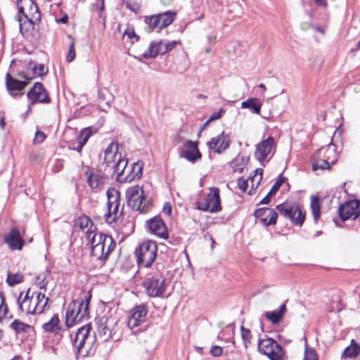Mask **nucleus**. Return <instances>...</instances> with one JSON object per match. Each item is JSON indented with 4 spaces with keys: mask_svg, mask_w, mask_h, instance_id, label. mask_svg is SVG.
<instances>
[{
    "mask_svg": "<svg viewBox=\"0 0 360 360\" xmlns=\"http://www.w3.org/2000/svg\"><path fill=\"white\" fill-rule=\"evenodd\" d=\"M287 311L286 304H282L278 309L271 311H266L264 316L268 319L272 324L279 323L284 318V316Z\"/></svg>",
    "mask_w": 360,
    "mask_h": 360,
    "instance_id": "31",
    "label": "nucleus"
},
{
    "mask_svg": "<svg viewBox=\"0 0 360 360\" xmlns=\"http://www.w3.org/2000/svg\"><path fill=\"white\" fill-rule=\"evenodd\" d=\"M76 225L86 233V238L92 236L93 234L97 233V232H96V227L94 226L90 218L86 215L79 217L76 221Z\"/></svg>",
    "mask_w": 360,
    "mask_h": 360,
    "instance_id": "30",
    "label": "nucleus"
},
{
    "mask_svg": "<svg viewBox=\"0 0 360 360\" xmlns=\"http://www.w3.org/2000/svg\"><path fill=\"white\" fill-rule=\"evenodd\" d=\"M91 326L86 324L79 328L73 341V347L77 350V355L84 357L89 355L93 339L90 337Z\"/></svg>",
    "mask_w": 360,
    "mask_h": 360,
    "instance_id": "7",
    "label": "nucleus"
},
{
    "mask_svg": "<svg viewBox=\"0 0 360 360\" xmlns=\"http://www.w3.org/2000/svg\"><path fill=\"white\" fill-rule=\"evenodd\" d=\"M273 195L274 194L269 191L266 195L260 201V204H269Z\"/></svg>",
    "mask_w": 360,
    "mask_h": 360,
    "instance_id": "56",
    "label": "nucleus"
},
{
    "mask_svg": "<svg viewBox=\"0 0 360 360\" xmlns=\"http://www.w3.org/2000/svg\"><path fill=\"white\" fill-rule=\"evenodd\" d=\"M258 350L271 360H281L283 356L281 346L271 338L259 340Z\"/></svg>",
    "mask_w": 360,
    "mask_h": 360,
    "instance_id": "14",
    "label": "nucleus"
},
{
    "mask_svg": "<svg viewBox=\"0 0 360 360\" xmlns=\"http://www.w3.org/2000/svg\"><path fill=\"white\" fill-rule=\"evenodd\" d=\"M224 112V110L222 109H221L219 112H214L210 117V118L208 119V120L204 124L202 129H204L205 127V126L210 122V121H212V120H216L219 118L221 117V113Z\"/></svg>",
    "mask_w": 360,
    "mask_h": 360,
    "instance_id": "52",
    "label": "nucleus"
},
{
    "mask_svg": "<svg viewBox=\"0 0 360 360\" xmlns=\"http://www.w3.org/2000/svg\"><path fill=\"white\" fill-rule=\"evenodd\" d=\"M310 207L315 223H317L320 217L321 204L319 198L316 195L311 196Z\"/></svg>",
    "mask_w": 360,
    "mask_h": 360,
    "instance_id": "39",
    "label": "nucleus"
},
{
    "mask_svg": "<svg viewBox=\"0 0 360 360\" xmlns=\"http://www.w3.org/2000/svg\"><path fill=\"white\" fill-rule=\"evenodd\" d=\"M146 294L151 297H162L167 285L166 280L160 272L148 274L142 283Z\"/></svg>",
    "mask_w": 360,
    "mask_h": 360,
    "instance_id": "5",
    "label": "nucleus"
},
{
    "mask_svg": "<svg viewBox=\"0 0 360 360\" xmlns=\"http://www.w3.org/2000/svg\"><path fill=\"white\" fill-rule=\"evenodd\" d=\"M11 328L18 334L29 333L33 329L30 325L25 323L18 319H15L12 322Z\"/></svg>",
    "mask_w": 360,
    "mask_h": 360,
    "instance_id": "36",
    "label": "nucleus"
},
{
    "mask_svg": "<svg viewBox=\"0 0 360 360\" xmlns=\"http://www.w3.org/2000/svg\"><path fill=\"white\" fill-rule=\"evenodd\" d=\"M165 41L164 40H161V41H156V46H157V48L158 50V53L159 54H165L167 52H161L162 50H164L165 49Z\"/></svg>",
    "mask_w": 360,
    "mask_h": 360,
    "instance_id": "54",
    "label": "nucleus"
},
{
    "mask_svg": "<svg viewBox=\"0 0 360 360\" xmlns=\"http://www.w3.org/2000/svg\"><path fill=\"white\" fill-rule=\"evenodd\" d=\"M148 314V309L145 304L135 306L129 311L127 324L131 330L139 326L145 321L146 316Z\"/></svg>",
    "mask_w": 360,
    "mask_h": 360,
    "instance_id": "20",
    "label": "nucleus"
},
{
    "mask_svg": "<svg viewBox=\"0 0 360 360\" xmlns=\"http://www.w3.org/2000/svg\"><path fill=\"white\" fill-rule=\"evenodd\" d=\"M208 40L211 43V42H214V40H215V37H208Z\"/></svg>",
    "mask_w": 360,
    "mask_h": 360,
    "instance_id": "64",
    "label": "nucleus"
},
{
    "mask_svg": "<svg viewBox=\"0 0 360 360\" xmlns=\"http://www.w3.org/2000/svg\"><path fill=\"white\" fill-rule=\"evenodd\" d=\"M75 42L72 41L69 46L68 53L67 56V60L72 62L75 58Z\"/></svg>",
    "mask_w": 360,
    "mask_h": 360,
    "instance_id": "49",
    "label": "nucleus"
},
{
    "mask_svg": "<svg viewBox=\"0 0 360 360\" xmlns=\"http://www.w3.org/2000/svg\"><path fill=\"white\" fill-rule=\"evenodd\" d=\"M0 127L1 129H4L5 127V122H4V117L0 112Z\"/></svg>",
    "mask_w": 360,
    "mask_h": 360,
    "instance_id": "58",
    "label": "nucleus"
},
{
    "mask_svg": "<svg viewBox=\"0 0 360 360\" xmlns=\"http://www.w3.org/2000/svg\"><path fill=\"white\" fill-rule=\"evenodd\" d=\"M97 332L101 340L108 341L116 333L117 320L112 316H103L96 320Z\"/></svg>",
    "mask_w": 360,
    "mask_h": 360,
    "instance_id": "13",
    "label": "nucleus"
},
{
    "mask_svg": "<svg viewBox=\"0 0 360 360\" xmlns=\"http://www.w3.org/2000/svg\"><path fill=\"white\" fill-rule=\"evenodd\" d=\"M42 329L46 333H58L62 329L59 316L54 314L49 321L42 325Z\"/></svg>",
    "mask_w": 360,
    "mask_h": 360,
    "instance_id": "33",
    "label": "nucleus"
},
{
    "mask_svg": "<svg viewBox=\"0 0 360 360\" xmlns=\"http://www.w3.org/2000/svg\"><path fill=\"white\" fill-rule=\"evenodd\" d=\"M158 50L156 46V41H152L148 49L143 53V56L145 58H154L159 54Z\"/></svg>",
    "mask_w": 360,
    "mask_h": 360,
    "instance_id": "42",
    "label": "nucleus"
},
{
    "mask_svg": "<svg viewBox=\"0 0 360 360\" xmlns=\"http://www.w3.org/2000/svg\"><path fill=\"white\" fill-rule=\"evenodd\" d=\"M163 212L167 215H170L172 213V205L169 202H167L164 205Z\"/></svg>",
    "mask_w": 360,
    "mask_h": 360,
    "instance_id": "55",
    "label": "nucleus"
},
{
    "mask_svg": "<svg viewBox=\"0 0 360 360\" xmlns=\"http://www.w3.org/2000/svg\"><path fill=\"white\" fill-rule=\"evenodd\" d=\"M68 15H65V16H63V18H61L58 20V22H62V23H64V24H65V23H67V22H68Z\"/></svg>",
    "mask_w": 360,
    "mask_h": 360,
    "instance_id": "61",
    "label": "nucleus"
},
{
    "mask_svg": "<svg viewBox=\"0 0 360 360\" xmlns=\"http://www.w3.org/2000/svg\"><path fill=\"white\" fill-rule=\"evenodd\" d=\"M262 107V103L257 98H252L241 103L242 108H248L252 113L259 115Z\"/></svg>",
    "mask_w": 360,
    "mask_h": 360,
    "instance_id": "34",
    "label": "nucleus"
},
{
    "mask_svg": "<svg viewBox=\"0 0 360 360\" xmlns=\"http://www.w3.org/2000/svg\"><path fill=\"white\" fill-rule=\"evenodd\" d=\"M303 360H318L317 355L314 349H310L305 345L304 357Z\"/></svg>",
    "mask_w": 360,
    "mask_h": 360,
    "instance_id": "45",
    "label": "nucleus"
},
{
    "mask_svg": "<svg viewBox=\"0 0 360 360\" xmlns=\"http://www.w3.org/2000/svg\"><path fill=\"white\" fill-rule=\"evenodd\" d=\"M276 208L281 214L289 219L294 224L302 226L304 223L305 214L302 212L299 204L285 202L278 205Z\"/></svg>",
    "mask_w": 360,
    "mask_h": 360,
    "instance_id": "11",
    "label": "nucleus"
},
{
    "mask_svg": "<svg viewBox=\"0 0 360 360\" xmlns=\"http://www.w3.org/2000/svg\"><path fill=\"white\" fill-rule=\"evenodd\" d=\"M29 289L24 295L21 292L17 298L18 308L22 312L30 314H39L43 312L47 305L49 298L41 292L35 291L30 296Z\"/></svg>",
    "mask_w": 360,
    "mask_h": 360,
    "instance_id": "1",
    "label": "nucleus"
},
{
    "mask_svg": "<svg viewBox=\"0 0 360 360\" xmlns=\"http://www.w3.org/2000/svg\"><path fill=\"white\" fill-rule=\"evenodd\" d=\"M338 213L342 221L356 219L360 216V200H349L341 205Z\"/></svg>",
    "mask_w": 360,
    "mask_h": 360,
    "instance_id": "18",
    "label": "nucleus"
},
{
    "mask_svg": "<svg viewBox=\"0 0 360 360\" xmlns=\"http://www.w3.org/2000/svg\"><path fill=\"white\" fill-rule=\"evenodd\" d=\"M175 13L167 11L162 13L144 17V22L148 25L149 31L155 29L162 30L172 23Z\"/></svg>",
    "mask_w": 360,
    "mask_h": 360,
    "instance_id": "15",
    "label": "nucleus"
},
{
    "mask_svg": "<svg viewBox=\"0 0 360 360\" xmlns=\"http://www.w3.org/2000/svg\"><path fill=\"white\" fill-rule=\"evenodd\" d=\"M328 309L330 312L340 311L342 309L341 296L339 292L331 295Z\"/></svg>",
    "mask_w": 360,
    "mask_h": 360,
    "instance_id": "35",
    "label": "nucleus"
},
{
    "mask_svg": "<svg viewBox=\"0 0 360 360\" xmlns=\"http://www.w3.org/2000/svg\"><path fill=\"white\" fill-rule=\"evenodd\" d=\"M18 21H19V24H20V32H22V30H23V24L22 23V19H21V18H19Z\"/></svg>",
    "mask_w": 360,
    "mask_h": 360,
    "instance_id": "63",
    "label": "nucleus"
},
{
    "mask_svg": "<svg viewBox=\"0 0 360 360\" xmlns=\"http://www.w3.org/2000/svg\"><path fill=\"white\" fill-rule=\"evenodd\" d=\"M286 178L281 174L271 187L270 192L274 195L279 190L281 185L285 181Z\"/></svg>",
    "mask_w": 360,
    "mask_h": 360,
    "instance_id": "46",
    "label": "nucleus"
},
{
    "mask_svg": "<svg viewBox=\"0 0 360 360\" xmlns=\"http://www.w3.org/2000/svg\"><path fill=\"white\" fill-rule=\"evenodd\" d=\"M263 169L258 168L255 171V175L250 176L248 179H245L243 177H240L238 180V186L239 189L245 193L247 191L249 184H251L252 188L249 191V194H252V190H255L259 186L262 179Z\"/></svg>",
    "mask_w": 360,
    "mask_h": 360,
    "instance_id": "23",
    "label": "nucleus"
},
{
    "mask_svg": "<svg viewBox=\"0 0 360 360\" xmlns=\"http://www.w3.org/2000/svg\"><path fill=\"white\" fill-rule=\"evenodd\" d=\"M314 30L316 32H321L323 34H324V30H323V29L321 27H319V26L315 27Z\"/></svg>",
    "mask_w": 360,
    "mask_h": 360,
    "instance_id": "62",
    "label": "nucleus"
},
{
    "mask_svg": "<svg viewBox=\"0 0 360 360\" xmlns=\"http://www.w3.org/2000/svg\"><path fill=\"white\" fill-rule=\"evenodd\" d=\"M106 194L108 212L105 214V218L107 222L112 223L122 215L123 207H120V194L115 188H109Z\"/></svg>",
    "mask_w": 360,
    "mask_h": 360,
    "instance_id": "9",
    "label": "nucleus"
},
{
    "mask_svg": "<svg viewBox=\"0 0 360 360\" xmlns=\"http://www.w3.org/2000/svg\"><path fill=\"white\" fill-rule=\"evenodd\" d=\"M255 216L259 219L264 226L274 225L276 224L278 214L271 208L262 207L255 210Z\"/></svg>",
    "mask_w": 360,
    "mask_h": 360,
    "instance_id": "27",
    "label": "nucleus"
},
{
    "mask_svg": "<svg viewBox=\"0 0 360 360\" xmlns=\"http://www.w3.org/2000/svg\"><path fill=\"white\" fill-rule=\"evenodd\" d=\"M127 160L121 156V160L112 165L110 169L117 176L120 182L132 181L135 176L139 178L142 174V167L138 162L134 163L132 167L127 168Z\"/></svg>",
    "mask_w": 360,
    "mask_h": 360,
    "instance_id": "6",
    "label": "nucleus"
},
{
    "mask_svg": "<svg viewBox=\"0 0 360 360\" xmlns=\"http://www.w3.org/2000/svg\"><path fill=\"white\" fill-rule=\"evenodd\" d=\"M146 226L151 233L160 238L167 239L168 231L167 226L160 216H155L146 221Z\"/></svg>",
    "mask_w": 360,
    "mask_h": 360,
    "instance_id": "22",
    "label": "nucleus"
},
{
    "mask_svg": "<svg viewBox=\"0 0 360 360\" xmlns=\"http://www.w3.org/2000/svg\"><path fill=\"white\" fill-rule=\"evenodd\" d=\"M179 44V41H165V49L164 50H162L161 52H169L172 51Z\"/></svg>",
    "mask_w": 360,
    "mask_h": 360,
    "instance_id": "48",
    "label": "nucleus"
},
{
    "mask_svg": "<svg viewBox=\"0 0 360 360\" xmlns=\"http://www.w3.org/2000/svg\"><path fill=\"white\" fill-rule=\"evenodd\" d=\"M126 198L129 206L140 213H147L151 208V204L146 200L143 188L139 185L126 191Z\"/></svg>",
    "mask_w": 360,
    "mask_h": 360,
    "instance_id": "4",
    "label": "nucleus"
},
{
    "mask_svg": "<svg viewBox=\"0 0 360 360\" xmlns=\"http://www.w3.org/2000/svg\"><path fill=\"white\" fill-rule=\"evenodd\" d=\"M210 193L200 201L197 202L196 207L199 210L210 213L219 212L221 210L219 189L210 187Z\"/></svg>",
    "mask_w": 360,
    "mask_h": 360,
    "instance_id": "12",
    "label": "nucleus"
},
{
    "mask_svg": "<svg viewBox=\"0 0 360 360\" xmlns=\"http://www.w3.org/2000/svg\"><path fill=\"white\" fill-rule=\"evenodd\" d=\"M8 307L6 299L2 293H0V321L8 317Z\"/></svg>",
    "mask_w": 360,
    "mask_h": 360,
    "instance_id": "43",
    "label": "nucleus"
},
{
    "mask_svg": "<svg viewBox=\"0 0 360 360\" xmlns=\"http://www.w3.org/2000/svg\"><path fill=\"white\" fill-rule=\"evenodd\" d=\"M276 152V143L272 136H269L256 145L255 151V158L262 164L267 159L271 158Z\"/></svg>",
    "mask_w": 360,
    "mask_h": 360,
    "instance_id": "16",
    "label": "nucleus"
},
{
    "mask_svg": "<svg viewBox=\"0 0 360 360\" xmlns=\"http://www.w3.org/2000/svg\"><path fill=\"white\" fill-rule=\"evenodd\" d=\"M343 354L346 357L360 358V344L352 340L351 345L344 350Z\"/></svg>",
    "mask_w": 360,
    "mask_h": 360,
    "instance_id": "38",
    "label": "nucleus"
},
{
    "mask_svg": "<svg viewBox=\"0 0 360 360\" xmlns=\"http://www.w3.org/2000/svg\"><path fill=\"white\" fill-rule=\"evenodd\" d=\"M95 133L96 131H94L91 127L82 129L77 138V142H81L82 144H86L89 139Z\"/></svg>",
    "mask_w": 360,
    "mask_h": 360,
    "instance_id": "41",
    "label": "nucleus"
},
{
    "mask_svg": "<svg viewBox=\"0 0 360 360\" xmlns=\"http://www.w3.org/2000/svg\"><path fill=\"white\" fill-rule=\"evenodd\" d=\"M223 349L219 346H213L210 349V354L216 357L220 356L222 354Z\"/></svg>",
    "mask_w": 360,
    "mask_h": 360,
    "instance_id": "53",
    "label": "nucleus"
},
{
    "mask_svg": "<svg viewBox=\"0 0 360 360\" xmlns=\"http://www.w3.org/2000/svg\"><path fill=\"white\" fill-rule=\"evenodd\" d=\"M27 96L32 104L37 103H49L51 98L46 89L40 82H36L27 92Z\"/></svg>",
    "mask_w": 360,
    "mask_h": 360,
    "instance_id": "19",
    "label": "nucleus"
},
{
    "mask_svg": "<svg viewBox=\"0 0 360 360\" xmlns=\"http://www.w3.org/2000/svg\"><path fill=\"white\" fill-rule=\"evenodd\" d=\"M231 140L229 135L222 132L216 137H213L208 143L210 149L217 153H222L230 146Z\"/></svg>",
    "mask_w": 360,
    "mask_h": 360,
    "instance_id": "24",
    "label": "nucleus"
},
{
    "mask_svg": "<svg viewBox=\"0 0 360 360\" xmlns=\"http://www.w3.org/2000/svg\"><path fill=\"white\" fill-rule=\"evenodd\" d=\"M136 256L139 266L149 267L157 257V245L152 240L141 243L136 250Z\"/></svg>",
    "mask_w": 360,
    "mask_h": 360,
    "instance_id": "8",
    "label": "nucleus"
},
{
    "mask_svg": "<svg viewBox=\"0 0 360 360\" xmlns=\"http://www.w3.org/2000/svg\"><path fill=\"white\" fill-rule=\"evenodd\" d=\"M314 1L319 4V5H322L323 6H326V0H314Z\"/></svg>",
    "mask_w": 360,
    "mask_h": 360,
    "instance_id": "59",
    "label": "nucleus"
},
{
    "mask_svg": "<svg viewBox=\"0 0 360 360\" xmlns=\"http://www.w3.org/2000/svg\"><path fill=\"white\" fill-rule=\"evenodd\" d=\"M123 36H127V37L130 39H134L135 41H138L139 39V37L135 33L132 27H128L124 31Z\"/></svg>",
    "mask_w": 360,
    "mask_h": 360,
    "instance_id": "47",
    "label": "nucleus"
},
{
    "mask_svg": "<svg viewBox=\"0 0 360 360\" xmlns=\"http://www.w3.org/2000/svg\"><path fill=\"white\" fill-rule=\"evenodd\" d=\"M184 150L182 152L181 157L188 161L194 163L201 159L202 155L198 148V142L187 140L184 144Z\"/></svg>",
    "mask_w": 360,
    "mask_h": 360,
    "instance_id": "26",
    "label": "nucleus"
},
{
    "mask_svg": "<svg viewBox=\"0 0 360 360\" xmlns=\"http://www.w3.org/2000/svg\"><path fill=\"white\" fill-rule=\"evenodd\" d=\"M24 281V276L22 273L17 272L13 274L8 272L6 282L10 286H14L18 283H22Z\"/></svg>",
    "mask_w": 360,
    "mask_h": 360,
    "instance_id": "40",
    "label": "nucleus"
},
{
    "mask_svg": "<svg viewBox=\"0 0 360 360\" xmlns=\"http://www.w3.org/2000/svg\"><path fill=\"white\" fill-rule=\"evenodd\" d=\"M91 245V255L104 264L116 243L112 238L101 232L87 238Z\"/></svg>",
    "mask_w": 360,
    "mask_h": 360,
    "instance_id": "2",
    "label": "nucleus"
},
{
    "mask_svg": "<svg viewBox=\"0 0 360 360\" xmlns=\"http://www.w3.org/2000/svg\"><path fill=\"white\" fill-rule=\"evenodd\" d=\"M27 81L18 76V73L13 76L8 72L6 75V86L10 95L13 97L22 95L21 91L27 85Z\"/></svg>",
    "mask_w": 360,
    "mask_h": 360,
    "instance_id": "17",
    "label": "nucleus"
},
{
    "mask_svg": "<svg viewBox=\"0 0 360 360\" xmlns=\"http://www.w3.org/2000/svg\"><path fill=\"white\" fill-rule=\"evenodd\" d=\"M321 157H319L318 155H316V154L314 155L312 159V169L314 171H316L319 169L323 170L326 169H330V162H328V160H326V158H320Z\"/></svg>",
    "mask_w": 360,
    "mask_h": 360,
    "instance_id": "37",
    "label": "nucleus"
},
{
    "mask_svg": "<svg viewBox=\"0 0 360 360\" xmlns=\"http://www.w3.org/2000/svg\"><path fill=\"white\" fill-rule=\"evenodd\" d=\"M18 13L27 20L30 27L41 21V13L38 6L33 0H17Z\"/></svg>",
    "mask_w": 360,
    "mask_h": 360,
    "instance_id": "10",
    "label": "nucleus"
},
{
    "mask_svg": "<svg viewBox=\"0 0 360 360\" xmlns=\"http://www.w3.org/2000/svg\"><path fill=\"white\" fill-rule=\"evenodd\" d=\"M91 297V295H88L84 300H72L69 304L65 314V324L68 327H71L88 318Z\"/></svg>",
    "mask_w": 360,
    "mask_h": 360,
    "instance_id": "3",
    "label": "nucleus"
},
{
    "mask_svg": "<svg viewBox=\"0 0 360 360\" xmlns=\"http://www.w3.org/2000/svg\"><path fill=\"white\" fill-rule=\"evenodd\" d=\"M47 71L43 64L37 65L33 62L29 63L22 70L18 72L22 79L31 80L34 77L46 75Z\"/></svg>",
    "mask_w": 360,
    "mask_h": 360,
    "instance_id": "21",
    "label": "nucleus"
},
{
    "mask_svg": "<svg viewBox=\"0 0 360 360\" xmlns=\"http://www.w3.org/2000/svg\"><path fill=\"white\" fill-rule=\"evenodd\" d=\"M122 154L119 153V146L117 142H111L104 151V162L110 170L112 165L121 160Z\"/></svg>",
    "mask_w": 360,
    "mask_h": 360,
    "instance_id": "25",
    "label": "nucleus"
},
{
    "mask_svg": "<svg viewBox=\"0 0 360 360\" xmlns=\"http://www.w3.org/2000/svg\"><path fill=\"white\" fill-rule=\"evenodd\" d=\"M64 160L63 159H57L53 165L52 171L55 173L60 172L64 166Z\"/></svg>",
    "mask_w": 360,
    "mask_h": 360,
    "instance_id": "50",
    "label": "nucleus"
},
{
    "mask_svg": "<svg viewBox=\"0 0 360 360\" xmlns=\"http://www.w3.org/2000/svg\"><path fill=\"white\" fill-rule=\"evenodd\" d=\"M4 240L9 248L15 250H22L24 245V240L20 236V231L17 227H13L8 235L5 236Z\"/></svg>",
    "mask_w": 360,
    "mask_h": 360,
    "instance_id": "28",
    "label": "nucleus"
},
{
    "mask_svg": "<svg viewBox=\"0 0 360 360\" xmlns=\"http://www.w3.org/2000/svg\"><path fill=\"white\" fill-rule=\"evenodd\" d=\"M89 186L94 190H101L105 184V178L99 174L86 172Z\"/></svg>",
    "mask_w": 360,
    "mask_h": 360,
    "instance_id": "32",
    "label": "nucleus"
},
{
    "mask_svg": "<svg viewBox=\"0 0 360 360\" xmlns=\"http://www.w3.org/2000/svg\"><path fill=\"white\" fill-rule=\"evenodd\" d=\"M77 143H78V145L76 148H75V150H77V152L80 153L82 150V148L84 147V146L85 144H82L81 142H77Z\"/></svg>",
    "mask_w": 360,
    "mask_h": 360,
    "instance_id": "57",
    "label": "nucleus"
},
{
    "mask_svg": "<svg viewBox=\"0 0 360 360\" xmlns=\"http://www.w3.org/2000/svg\"><path fill=\"white\" fill-rule=\"evenodd\" d=\"M126 6L127 8L130 9L131 11L136 12L134 5H132L131 3H127Z\"/></svg>",
    "mask_w": 360,
    "mask_h": 360,
    "instance_id": "60",
    "label": "nucleus"
},
{
    "mask_svg": "<svg viewBox=\"0 0 360 360\" xmlns=\"http://www.w3.org/2000/svg\"><path fill=\"white\" fill-rule=\"evenodd\" d=\"M46 139V135L43 131H37L34 139V143L39 144Z\"/></svg>",
    "mask_w": 360,
    "mask_h": 360,
    "instance_id": "51",
    "label": "nucleus"
},
{
    "mask_svg": "<svg viewBox=\"0 0 360 360\" xmlns=\"http://www.w3.org/2000/svg\"><path fill=\"white\" fill-rule=\"evenodd\" d=\"M316 155L323 157V158L328 160V162H330L331 165L335 164L338 160V153L335 146L333 143L319 148L317 150Z\"/></svg>",
    "mask_w": 360,
    "mask_h": 360,
    "instance_id": "29",
    "label": "nucleus"
},
{
    "mask_svg": "<svg viewBox=\"0 0 360 360\" xmlns=\"http://www.w3.org/2000/svg\"><path fill=\"white\" fill-rule=\"evenodd\" d=\"M240 331H241V338L243 342V345L245 348L248 347V345L250 343V339H251V333L250 330L249 329H246L244 328L243 326H240Z\"/></svg>",
    "mask_w": 360,
    "mask_h": 360,
    "instance_id": "44",
    "label": "nucleus"
}]
</instances>
